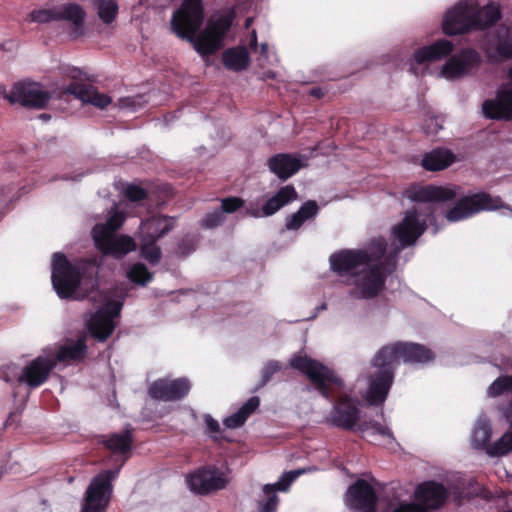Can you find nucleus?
<instances>
[{
    "mask_svg": "<svg viewBox=\"0 0 512 512\" xmlns=\"http://www.w3.org/2000/svg\"><path fill=\"white\" fill-rule=\"evenodd\" d=\"M40 118L44 121H48L51 118V116L49 114L43 113L40 115Z\"/></svg>",
    "mask_w": 512,
    "mask_h": 512,
    "instance_id": "61",
    "label": "nucleus"
},
{
    "mask_svg": "<svg viewBox=\"0 0 512 512\" xmlns=\"http://www.w3.org/2000/svg\"><path fill=\"white\" fill-rule=\"evenodd\" d=\"M96 247L105 255L122 257L135 249V242L130 236L115 237L113 235L95 236Z\"/></svg>",
    "mask_w": 512,
    "mask_h": 512,
    "instance_id": "25",
    "label": "nucleus"
},
{
    "mask_svg": "<svg viewBox=\"0 0 512 512\" xmlns=\"http://www.w3.org/2000/svg\"><path fill=\"white\" fill-rule=\"evenodd\" d=\"M124 216L121 212L112 214L102 225H96L93 230V238L101 235H113L124 223Z\"/></svg>",
    "mask_w": 512,
    "mask_h": 512,
    "instance_id": "37",
    "label": "nucleus"
},
{
    "mask_svg": "<svg viewBox=\"0 0 512 512\" xmlns=\"http://www.w3.org/2000/svg\"><path fill=\"white\" fill-rule=\"evenodd\" d=\"M259 405V397L252 396L239 408L237 412L223 420L224 426L229 429H236L243 426L248 417L259 407Z\"/></svg>",
    "mask_w": 512,
    "mask_h": 512,
    "instance_id": "33",
    "label": "nucleus"
},
{
    "mask_svg": "<svg viewBox=\"0 0 512 512\" xmlns=\"http://www.w3.org/2000/svg\"><path fill=\"white\" fill-rule=\"evenodd\" d=\"M196 249V240L193 236L185 235L178 243L176 253L185 257L194 252Z\"/></svg>",
    "mask_w": 512,
    "mask_h": 512,
    "instance_id": "47",
    "label": "nucleus"
},
{
    "mask_svg": "<svg viewBox=\"0 0 512 512\" xmlns=\"http://www.w3.org/2000/svg\"><path fill=\"white\" fill-rule=\"evenodd\" d=\"M505 205L500 197H493L487 192H477L458 199L449 209L445 217L449 222H458L468 219L483 211H493Z\"/></svg>",
    "mask_w": 512,
    "mask_h": 512,
    "instance_id": "8",
    "label": "nucleus"
},
{
    "mask_svg": "<svg viewBox=\"0 0 512 512\" xmlns=\"http://www.w3.org/2000/svg\"><path fill=\"white\" fill-rule=\"evenodd\" d=\"M512 391V376H500L489 387L491 396H500L505 392Z\"/></svg>",
    "mask_w": 512,
    "mask_h": 512,
    "instance_id": "43",
    "label": "nucleus"
},
{
    "mask_svg": "<svg viewBox=\"0 0 512 512\" xmlns=\"http://www.w3.org/2000/svg\"><path fill=\"white\" fill-rule=\"evenodd\" d=\"M269 170L281 181H286L302 168L301 159L295 154L278 153L267 160Z\"/></svg>",
    "mask_w": 512,
    "mask_h": 512,
    "instance_id": "24",
    "label": "nucleus"
},
{
    "mask_svg": "<svg viewBox=\"0 0 512 512\" xmlns=\"http://www.w3.org/2000/svg\"><path fill=\"white\" fill-rule=\"evenodd\" d=\"M191 389L190 381L185 378L155 380L148 389L149 396L158 401L173 402L185 398Z\"/></svg>",
    "mask_w": 512,
    "mask_h": 512,
    "instance_id": "13",
    "label": "nucleus"
},
{
    "mask_svg": "<svg viewBox=\"0 0 512 512\" xmlns=\"http://www.w3.org/2000/svg\"><path fill=\"white\" fill-rule=\"evenodd\" d=\"M97 15L105 24H111L118 15V4L115 0H92Z\"/></svg>",
    "mask_w": 512,
    "mask_h": 512,
    "instance_id": "36",
    "label": "nucleus"
},
{
    "mask_svg": "<svg viewBox=\"0 0 512 512\" xmlns=\"http://www.w3.org/2000/svg\"><path fill=\"white\" fill-rule=\"evenodd\" d=\"M251 23H252V18H247L245 20V27L248 28L251 25Z\"/></svg>",
    "mask_w": 512,
    "mask_h": 512,
    "instance_id": "62",
    "label": "nucleus"
},
{
    "mask_svg": "<svg viewBox=\"0 0 512 512\" xmlns=\"http://www.w3.org/2000/svg\"><path fill=\"white\" fill-rule=\"evenodd\" d=\"M347 501L357 510L375 509L378 497L374 488L366 480L359 479L348 488Z\"/></svg>",
    "mask_w": 512,
    "mask_h": 512,
    "instance_id": "23",
    "label": "nucleus"
},
{
    "mask_svg": "<svg viewBox=\"0 0 512 512\" xmlns=\"http://www.w3.org/2000/svg\"><path fill=\"white\" fill-rule=\"evenodd\" d=\"M480 63L481 55L473 48H465L448 59L441 73L447 79H456L469 74Z\"/></svg>",
    "mask_w": 512,
    "mask_h": 512,
    "instance_id": "17",
    "label": "nucleus"
},
{
    "mask_svg": "<svg viewBox=\"0 0 512 512\" xmlns=\"http://www.w3.org/2000/svg\"><path fill=\"white\" fill-rule=\"evenodd\" d=\"M88 330L91 336L100 342L106 341L114 332L116 324L109 317L104 316L102 311L96 313L88 322Z\"/></svg>",
    "mask_w": 512,
    "mask_h": 512,
    "instance_id": "31",
    "label": "nucleus"
},
{
    "mask_svg": "<svg viewBox=\"0 0 512 512\" xmlns=\"http://www.w3.org/2000/svg\"><path fill=\"white\" fill-rule=\"evenodd\" d=\"M298 211L302 214L304 219L307 221V220L314 218L318 214L319 207H318L316 201L308 200L301 205V207L298 209Z\"/></svg>",
    "mask_w": 512,
    "mask_h": 512,
    "instance_id": "50",
    "label": "nucleus"
},
{
    "mask_svg": "<svg viewBox=\"0 0 512 512\" xmlns=\"http://www.w3.org/2000/svg\"><path fill=\"white\" fill-rule=\"evenodd\" d=\"M125 196L131 202H139L148 198V192L141 186L130 184L126 187Z\"/></svg>",
    "mask_w": 512,
    "mask_h": 512,
    "instance_id": "46",
    "label": "nucleus"
},
{
    "mask_svg": "<svg viewBox=\"0 0 512 512\" xmlns=\"http://www.w3.org/2000/svg\"><path fill=\"white\" fill-rule=\"evenodd\" d=\"M56 21L67 20L74 24V26L79 29L83 26L86 13L84 9L76 3H69L63 5L59 10H57Z\"/></svg>",
    "mask_w": 512,
    "mask_h": 512,
    "instance_id": "35",
    "label": "nucleus"
},
{
    "mask_svg": "<svg viewBox=\"0 0 512 512\" xmlns=\"http://www.w3.org/2000/svg\"><path fill=\"white\" fill-rule=\"evenodd\" d=\"M205 423H206L207 430H208L209 434L211 435V437H213L214 439H217L215 434L220 433V425H219L218 421L215 420L211 415H206Z\"/></svg>",
    "mask_w": 512,
    "mask_h": 512,
    "instance_id": "55",
    "label": "nucleus"
},
{
    "mask_svg": "<svg viewBox=\"0 0 512 512\" xmlns=\"http://www.w3.org/2000/svg\"><path fill=\"white\" fill-rule=\"evenodd\" d=\"M459 187L413 185L405 190V196L414 202H446L454 200Z\"/></svg>",
    "mask_w": 512,
    "mask_h": 512,
    "instance_id": "20",
    "label": "nucleus"
},
{
    "mask_svg": "<svg viewBox=\"0 0 512 512\" xmlns=\"http://www.w3.org/2000/svg\"><path fill=\"white\" fill-rule=\"evenodd\" d=\"M491 435V427L487 423H480L473 431V441L478 447L485 448L488 452V449L493 446L489 445Z\"/></svg>",
    "mask_w": 512,
    "mask_h": 512,
    "instance_id": "40",
    "label": "nucleus"
},
{
    "mask_svg": "<svg viewBox=\"0 0 512 512\" xmlns=\"http://www.w3.org/2000/svg\"><path fill=\"white\" fill-rule=\"evenodd\" d=\"M87 352V345L84 338H79L73 344L62 345L58 349L55 358L57 362L79 361L82 360Z\"/></svg>",
    "mask_w": 512,
    "mask_h": 512,
    "instance_id": "34",
    "label": "nucleus"
},
{
    "mask_svg": "<svg viewBox=\"0 0 512 512\" xmlns=\"http://www.w3.org/2000/svg\"><path fill=\"white\" fill-rule=\"evenodd\" d=\"M245 205L240 197H227L222 199L220 210L224 213H234Z\"/></svg>",
    "mask_w": 512,
    "mask_h": 512,
    "instance_id": "49",
    "label": "nucleus"
},
{
    "mask_svg": "<svg viewBox=\"0 0 512 512\" xmlns=\"http://www.w3.org/2000/svg\"><path fill=\"white\" fill-rule=\"evenodd\" d=\"M203 20L202 0H184L172 14L171 30L180 39L191 43L201 56H210L223 47V42L205 29L197 34Z\"/></svg>",
    "mask_w": 512,
    "mask_h": 512,
    "instance_id": "4",
    "label": "nucleus"
},
{
    "mask_svg": "<svg viewBox=\"0 0 512 512\" xmlns=\"http://www.w3.org/2000/svg\"><path fill=\"white\" fill-rule=\"evenodd\" d=\"M387 431H388V429H387V428H382V429L380 430V433H381L382 435H386V434H387Z\"/></svg>",
    "mask_w": 512,
    "mask_h": 512,
    "instance_id": "63",
    "label": "nucleus"
},
{
    "mask_svg": "<svg viewBox=\"0 0 512 512\" xmlns=\"http://www.w3.org/2000/svg\"><path fill=\"white\" fill-rule=\"evenodd\" d=\"M305 221L302 214L297 211L287 218L285 226L287 230H298Z\"/></svg>",
    "mask_w": 512,
    "mask_h": 512,
    "instance_id": "52",
    "label": "nucleus"
},
{
    "mask_svg": "<svg viewBox=\"0 0 512 512\" xmlns=\"http://www.w3.org/2000/svg\"><path fill=\"white\" fill-rule=\"evenodd\" d=\"M484 52L491 62L512 59V29L508 27L499 29L485 42Z\"/></svg>",
    "mask_w": 512,
    "mask_h": 512,
    "instance_id": "21",
    "label": "nucleus"
},
{
    "mask_svg": "<svg viewBox=\"0 0 512 512\" xmlns=\"http://www.w3.org/2000/svg\"><path fill=\"white\" fill-rule=\"evenodd\" d=\"M434 358V352L419 343L397 341L382 346L371 360L374 371L369 376L366 400L374 406L385 402L394 382L399 360L409 364H426Z\"/></svg>",
    "mask_w": 512,
    "mask_h": 512,
    "instance_id": "2",
    "label": "nucleus"
},
{
    "mask_svg": "<svg viewBox=\"0 0 512 512\" xmlns=\"http://www.w3.org/2000/svg\"><path fill=\"white\" fill-rule=\"evenodd\" d=\"M235 16L233 8L228 9L224 13L214 14L208 19L204 29L224 42L226 34L233 25Z\"/></svg>",
    "mask_w": 512,
    "mask_h": 512,
    "instance_id": "30",
    "label": "nucleus"
},
{
    "mask_svg": "<svg viewBox=\"0 0 512 512\" xmlns=\"http://www.w3.org/2000/svg\"><path fill=\"white\" fill-rule=\"evenodd\" d=\"M268 49V45L266 43H263L261 45V54H266Z\"/></svg>",
    "mask_w": 512,
    "mask_h": 512,
    "instance_id": "60",
    "label": "nucleus"
},
{
    "mask_svg": "<svg viewBox=\"0 0 512 512\" xmlns=\"http://www.w3.org/2000/svg\"><path fill=\"white\" fill-rule=\"evenodd\" d=\"M51 95L36 84L17 83L13 86L9 100L28 108L43 109L48 104Z\"/></svg>",
    "mask_w": 512,
    "mask_h": 512,
    "instance_id": "18",
    "label": "nucleus"
},
{
    "mask_svg": "<svg viewBox=\"0 0 512 512\" xmlns=\"http://www.w3.org/2000/svg\"><path fill=\"white\" fill-rule=\"evenodd\" d=\"M485 118L496 121H512V87L503 84L496 91L495 97L482 103Z\"/></svg>",
    "mask_w": 512,
    "mask_h": 512,
    "instance_id": "15",
    "label": "nucleus"
},
{
    "mask_svg": "<svg viewBox=\"0 0 512 512\" xmlns=\"http://www.w3.org/2000/svg\"><path fill=\"white\" fill-rule=\"evenodd\" d=\"M128 278L135 284L145 286L152 280L153 274L145 264L138 262L128 271Z\"/></svg>",
    "mask_w": 512,
    "mask_h": 512,
    "instance_id": "39",
    "label": "nucleus"
},
{
    "mask_svg": "<svg viewBox=\"0 0 512 512\" xmlns=\"http://www.w3.org/2000/svg\"><path fill=\"white\" fill-rule=\"evenodd\" d=\"M265 79H275L276 73L274 71L268 70L263 73Z\"/></svg>",
    "mask_w": 512,
    "mask_h": 512,
    "instance_id": "59",
    "label": "nucleus"
},
{
    "mask_svg": "<svg viewBox=\"0 0 512 512\" xmlns=\"http://www.w3.org/2000/svg\"><path fill=\"white\" fill-rule=\"evenodd\" d=\"M427 230L426 219H420L417 209L407 210L403 219L393 227L392 233L401 248L414 245Z\"/></svg>",
    "mask_w": 512,
    "mask_h": 512,
    "instance_id": "11",
    "label": "nucleus"
},
{
    "mask_svg": "<svg viewBox=\"0 0 512 512\" xmlns=\"http://www.w3.org/2000/svg\"><path fill=\"white\" fill-rule=\"evenodd\" d=\"M225 221V216L220 209H216L208 214L201 221V225L205 228H215Z\"/></svg>",
    "mask_w": 512,
    "mask_h": 512,
    "instance_id": "44",
    "label": "nucleus"
},
{
    "mask_svg": "<svg viewBox=\"0 0 512 512\" xmlns=\"http://www.w3.org/2000/svg\"><path fill=\"white\" fill-rule=\"evenodd\" d=\"M457 161V156L447 148L438 147L423 155L421 165L426 171H442Z\"/></svg>",
    "mask_w": 512,
    "mask_h": 512,
    "instance_id": "29",
    "label": "nucleus"
},
{
    "mask_svg": "<svg viewBox=\"0 0 512 512\" xmlns=\"http://www.w3.org/2000/svg\"><path fill=\"white\" fill-rule=\"evenodd\" d=\"M447 497L448 492L442 483L426 481L415 490L418 503H402L392 512H428V509L440 508Z\"/></svg>",
    "mask_w": 512,
    "mask_h": 512,
    "instance_id": "9",
    "label": "nucleus"
},
{
    "mask_svg": "<svg viewBox=\"0 0 512 512\" xmlns=\"http://www.w3.org/2000/svg\"><path fill=\"white\" fill-rule=\"evenodd\" d=\"M174 227L173 219L168 216L154 215L142 220L140 224L139 239H153L157 242L169 233Z\"/></svg>",
    "mask_w": 512,
    "mask_h": 512,
    "instance_id": "26",
    "label": "nucleus"
},
{
    "mask_svg": "<svg viewBox=\"0 0 512 512\" xmlns=\"http://www.w3.org/2000/svg\"><path fill=\"white\" fill-rule=\"evenodd\" d=\"M57 10L42 9L31 13L32 20L39 23H46L56 20Z\"/></svg>",
    "mask_w": 512,
    "mask_h": 512,
    "instance_id": "51",
    "label": "nucleus"
},
{
    "mask_svg": "<svg viewBox=\"0 0 512 512\" xmlns=\"http://www.w3.org/2000/svg\"><path fill=\"white\" fill-rule=\"evenodd\" d=\"M512 450V430L505 433L492 447L488 449L491 456H503Z\"/></svg>",
    "mask_w": 512,
    "mask_h": 512,
    "instance_id": "41",
    "label": "nucleus"
},
{
    "mask_svg": "<svg viewBox=\"0 0 512 512\" xmlns=\"http://www.w3.org/2000/svg\"><path fill=\"white\" fill-rule=\"evenodd\" d=\"M222 61L228 70L240 72L250 65V55L244 46L228 48L223 52Z\"/></svg>",
    "mask_w": 512,
    "mask_h": 512,
    "instance_id": "32",
    "label": "nucleus"
},
{
    "mask_svg": "<svg viewBox=\"0 0 512 512\" xmlns=\"http://www.w3.org/2000/svg\"><path fill=\"white\" fill-rule=\"evenodd\" d=\"M186 484L196 495H209L226 488L229 479L224 471L216 465H205L186 476Z\"/></svg>",
    "mask_w": 512,
    "mask_h": 512,
    "instance_id": "10",
    "label": "nucleus"
},
{
    "mask_svg": "<svg viewBox=\"0 0 512 512\" xmlns=\"http://www.w3.org/2000/svg\"><path fill=\"white\" fill-rule=\"evenodd\" d=\"M309 94L317 99H321L325 95V91L321 87H313L310 89Z\"/></svg>",
    "mask_w": 512,
    "mask_h": 512,
    "instance_id": "57",
    "label": "nucleus"
},
{
    "mask_svg": "<svg viewBox=\"0 0 512 512\" xmlns=\"http://www.w3.org/2000/svg\"><path fill=\"white\" fill-rule=\"evenodd\" d=\"M95 441L108 451L104 463L111 465L110 471H117L119 474L122 467L129 460L133 451V433L125 430L122 433H109L97 435Z\"/></svg>",
    "mask_w": 512,
    "mask_h": 512,
    "instance_id": "6",
    "label": "nucleus"
},
{
    "mask_svg": "<svg viewBox=\"0 0 512 512\" xmlns=\"http://www.w3.org/2000/svg\"><path fill=\"white\" fill-rule=\"evenodd\" d=\"M82 71L78 68H73L69 77L73 80H77L81 77ZM64 93L75 96L83 103H89L100 109L106 108L112 99L106 94L98 92L97 88L91 84H84L74 81L67 85Z\"/></svg>",
    "mask_w": 512,
    "mask_h": 512,
    "instance_id": "16",
    "label": "nucleus"
},
{
    "mask_svg": "<svg viewBox=\"0 0 512 512\" xmlns=\"http://www.w3.org/2000/svg\"><path fill=\"white\" fill-rule=\"evenodd\" d=\"M454 49L451 41L439 39L431 45L421 47L414 52V60L418 64L434 62L450 55Z\"/></svg>",
    "mask_w": 512,
    "mask_h": 512,
    "instance_id": "28",
    "label": "nucleus"
},
{
    "mask_svg": "<svg viewBox=\"0 0 512 512\" xmlns=\"http://www.w3.org/2000/svg\"><path fill=\"white\" fill-rule=\"evenodd\" d=\"M280 369L281 366L277 361H269L262 369L261 381L257 388L265 386Z\"/></svg>",
    "mask_w": 512,
    "mask_h": 512,
    "instance_id": "48",
    "label": "nucleus"
},
{
    "mask_svg": "<svg viewBox=\"0 0 512 512\" xmlns=\"http://www.w3.org/2000/svg\"><path fill=\"white\" fill-rule=\"evenodd\" d=\"M442 29L444 34L448 36L465 34L474 30L472 4L462 1L447 11L442 23Z\"/></svg>",
    "mask_w": 512,
    "mask_h": 512,
    "instance_id": "14",
    "label": "nucleus"
},
{
    "mask_svg": "<svg viewBox=\"0 0 512 512\" xmlns=\"http://www.w3.org/2000/svg\"><path fill=\"white\" fill-rule=\"evenodd\" d=\"M250 47L251 48H256L257 47V34H256L255 30H253L252 34H251Z\"/></svg>",
    "mask_w": 512,
    "mask_h": 512,
    "instance_id": "58",
    "label": "nucleus"
},
{
    "mask_svg": "<svg viewBox=\"0 0 512 512\" xmlns=\"http://www.w3.org/2000/svg\"><path fill=\"white\" fill-rule=\"evenodd\" d=\"M55 367L56 361L54 359L38 356L25 366L18 380L26 383L31 388L38 387L48 379Z\"/></svg>",
    "mask_w": 512,
    "mask_h": 512,
    "instance_id": "22",
    "label": "nucleus"
},
{
    "mask_svg": "<svg viewBox=\"0 0 512 512\" xmlns=\"http://www.w3.org/2000/svg\"><path fill=\"white\" fill-rule=\"evenodd\" d=\"M122 307L123 302L117 300H109L98 311H102L104 316H107L109 319H111V321H114V318L120 316Z\"/></svg>",
    "mask_w": 512,
    "mask_h": 512,
    "instance_id": "45",
    "label": "nucleus"
},
{
    "mask_svg": "<svg viewBox=\"0 0 512 512\" xmlns=\"http://www.w3.org/2000/svg\"><path fill=\"white\" fill-rule=\"evenodd\" d=\"M363 512H375V509H363Z\"/></svg>",
    "mask_w": 512,
    "mask_h": 512,
    "instance_id": "64",
    "label": "nucleus"
},
{
    "mask_svg": "<svg viewBox=\"0 0 512 512\" xmlns=\"http://www.w3.org/2000/svg\"><path fill=\"white\" fill-rule=\"evenodd\" d=\"M290 366L304 374L321 396L333 402L326 423L345 431L354 430L360 420L359 400L334 370L306 355L294 356Z\"/></svg>",
    "mask_w": 512,
    "mask_h": 512,
    "instance_id": "1",
    "label": "nucleus"
},
{
    "mask_svg": "<svg viewBox=\"0 0 512 512\" xmlns=\"http://www.w3.org/2000/svg\"><path fill=\"white\" fill-rule=\"evenodd\" d=\"M386 247V242L380 240L377 242L376 251L372 253L363 249H343L335 252L329 258L331 270L339 276L350 274L362 265H368L383 258Z\"/></svg>",
    "mask_w": 512,
    "mask_h": 512,
    "instance_id": "7",
    "label": "nucleus"
},
{
    "mask_svg": "<svg viewBox=\"0 0 512 512\" xmlns=\"http://www.w3.org/2000/svg\"><path fill=\"white\" fill-rule=\"evenodd\" d=\"M298 194L293 185L281 187L272 197L268 198L260 207L259 201H250L246 207V214L254 218L269 217L278 212L285 205L295 201Z\"/></svg>",
    "mask_w": 512,
    "mask_h": 512,
    "instance_id": "12",
    "label": "nucleus"
},
{
    "mask_svg": "<svg viewBox=\"0 0 512 512\" xmlns=\"http://www.w3.org/2000/svg\"><path fill=\"white\" fill-rule=\"evenodd\" d=\"M263 492L267 496V500L260 506L259 512H276L278 505L276 488L271 484H266L263 487Z\"/></svg>",
    "mask_w": 512,
    "mask_h": 512,
    "instance_id": "42",
    "label": "nucleus"
},
{
    "mask_svg": "<svg viewBox=\"0 0 512 512\" xmlns=\"http://www.w3.org/2000/svg\"><path fill=\"white\" fill-rule=\"evenodd\" d=\"M106 509L107 507H104V505L94 504L84 500L81 512H105Z\"/></svg>",
    "mask_w": 512,
    "mask_h": 512,
    "instance_id": "56",
    "label": "nucleus"
},
{
    "mask_svg": "<svg viewBox=\"0 0 512 512\" xmlns=\"http://www.w3.org/2000/svg\"><path fill=\"white\" fill-rule=\"evenodd\" d=\"M296 476H297V473H295V472L285 473L281 477V479L273 486L276 488V490L285 491L290 486V484L293 482V480L296 478Z\"/></svg>",
    "mask_w": 512,
    "mask_h": 512,
    "instance_id": "53",
    "label": "nucleus"
},
{
    "mask_svg": "<svg viewBox=\"0 0 512 512\" xmlns=\"http://www.w3.org/2000/svg\"><path fill=\"white\" fill-rule=\"evenodd\" d=\"M141 255L151 264H157L161 259V249L155 240L139 239Z\"/></svg>",
    "mask_w": 512,
    "mask_h": 512,
    "instance_id": "38",
    "label": "nucleus"
},
{
    "mask_svg": "<svg viewBox=\"0 0 512 512\" xmlns=\"http://www.w3.org/2000/svg\"><path fill=\"white\" fill-rule=\"evenodd\" d=\"M117 471L103 470L90 482L85 495V501L108 507L113 491L112 482L117 478Z\"/></svg>",
    "mask_w": 512,
    "mask_h": 512,
    "instance_id": "19",
    "label": "nucleus"
},
{
    "mask_svg": "<svg viewBox=\"0 0 512 512\" xmlns=\"http://www.w3.org/2000/svg\"><path fill=\"white\" fill-rule=\"evenodd\" d=\"M367 268L354 274L353 288L349 291L351 298L356 300H372L385 289L387 278L396 269L395 257L388 256L366 265Z\"/></svg>",
    "mask_w": 512,
    "mask_h": 512,
    "instance_id": "5",
    "label": "nucleus"
},
{
    "mask_svg": "<svg viewBox=\"0 0 512 512\" xmlns=\"http://www.w3.org/2000/svg\"><path fill=\"white\" fill-rule=\"evenodd\" d=\"M472 18L474 30H484L502 18L501 7L494 1H490L483 7L472 4Z\"/></svg>",
    "mask_w": 512,
    "mask_h": 512,
    "instance_id": "27",
    "label": "nucleus"
},
{
    "mask_svg": "<svg viewBox=\"0 0 512 512\" xmlns=\"http://www.w3.org/2000/svg\"><path fill=\"white\" fill-rule=\"evenodd\" d=\"M424 128L427 134H437L443 126L440 124L439 117H431L426 121Z\"/></svg>",
    "mask_w": 512,
    "mask_h": 512,
    "instance_id": "54",
    "label": "nucleus"
},
{
    "mask_svg": "<svg viewBox=\"0 0 512 512\" xmlns=\"http://www.w3.org/2000/svg\"><path fill=\"white\" fill-rule=\"evenodd\" d=\"M98 266L92 260L70 262L63 253H55L52 267V285L61 299L72 298L77 289L84 290L82 298L89 297L98 288Z\"/></svg>",
    "mask_w": 512,
    "mask_h": 512,
    "instance_id": "3",
    "label": "nucleus"
}]
</instances>
